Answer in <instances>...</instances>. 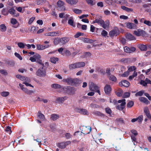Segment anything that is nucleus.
I'll use <instances>...</instances> for the list:
<instances>
[{
  "instance_id": "f257e3e1",
  "label": "nucleus",
  "mask_w": 151,
  "mask_h": 151,
  "mask_svg": "<svg viewBox=\"0 0 151 151\" xmlns=\"http://www.w3.org/2000/svg\"><path fill=\"white\" fill-rule=\"evenodd\" d=\"M41 65L42 66L37 71L36 75L39 77H43L45 76L46 75L47 68L44 64Z\"/></svg>"
},
{
  "instance_id": "f03ea898",
  "label": "nucleus",
  "mask_w": 151,
  "mask_h": 151,
  "mask_svg": "<svg viewBox=\"0 0 151 151\" xmlns=\"http://www.w3.org/2000/svg\"><path fill=\"white\" fill-rule=\"evenodd\" d=\"M133 33L138 37L141 36L144 37L147 35L146 32L145 31L140 29H138L137 30L134 31Z\"/></svg>"
},
{
  "instance_id": "7ed1b4c3",
  "label": "nucleus",
  "mask_w": 151,
  "mask_h": 151,
  "mask_svg": "<svg viewBox=\"0 0 151 151\" xmlns=\"http://www.w3.org/2000/svg\"><path fill=\"white\" fill-rule=\"evenodd\" d=\"M89 89L90 90L95 91L99 93V95H100V92L98 89V87L95 84L93 83H91L89 85Z\"/></svg>"
},
{
  "instance_id": "20e7f679",
  "label": "nucleus",
  "mask_w": 151,
  "mask_h": 151,
  "mask_svg": "<svg viewBox=\"0 0 151 151\" xmlns=\"http://www.w3.org/2000/svg\"><path fill=\"white\" fill-rule=\"evenodd\" d=\"M118 103H121V104L120 105H119L116 107V109L119 110H122L125 107V105L126 104L125 100L123 99L119 100L118 101Z\"/></svg>"
},
{
  "instance_id": "39448f33",
  "label": "nucleus",
  "mask_w": 151,
  "mask_h": 151,
  "mask_svg": "<svg viewBox=\"0 0 151 151\" xmlns=\"http://www.w3.org/2000/svg\"><path fill=\"white\" fill-rule=\"evenodd\" d=\"M19 85L21 89L25 93L29 95H30L34 93V91H33L29 90L27 88L24 87L23 85L21 83H19Z\"/></svg>"
},
{
  "instance_id": "423d86ee",
  "label": "nucleus",
  "mask_w": 151,
  "mask_h": 151,
  "mask_svg": "<svg viewBox=\"0 0 151 151\" xmlns=\"http://www.w3.org/2000/svg\"><path fill=\"white\" fill-rule=\"evenodd\" d=\"M126 27L129 29H135L137 28V25L132 22H126L125 23Z\"/></svg>"
},
{
  "instance_id": "0eeeda50",
  "label": "nucleus",
  "mask_w": 151,
  "mask_h": 151,
  "mask_svg": "<svg viewBox=\"0 0 151 151\" xmlns=\"http://www.w3.org/2000/svg\"><path fill=\"white\" fill-rule=\"evenodd\" d=\"M118 29L116 27L110 31L109 33L110 36L113 37L114 36H116L118 34Z\"/></svg>"
},
{
  "instance_id": "6e6552de",
  "label": "nucleus",
  "mask_w": 151,
  "mask_h": 151,
  "mask_svg": "<svg viewBox=\"0 0 151 151\" xmlns=\"http://www.w3.org/2000/svg\"><path fill=\"white\" fill-rule=\"evenodd\" d=\"M124 51L127 53H132L134 52L136 50V48L134 47H132L130 48L127 46L124 47Z\"/></svg>"
},
{
  "instance_id": "1a4fd4ad",
  "label": "nucleus",
  "mask_w": 151,
  "mask_h": 151,
  "mask_svg": "<svg viewBox=\"0 0 151 151\" xmlns=\"http://www.w3.org/2000/svg\"><path fill=\"white\" fill-rule=\"evenodd\" d=\"M70 141H68L65 142H62L59 143L58 144V146L59 148L61 149L64 148L66 146L70 144Z\"/></svg>"
},
{
  "instance_id": "9d476101",
  "label": "nucleus",
  "mask_w": 151,
  "mask_h": 151,
  "mask_svg": "<svg viewBox=\"0 0 151 151\" xmlns=\"http://www.w3.org/2000/svg\"><path fill=\"white\" fill-rule=\"evenodd\" d=\"M34 57L36 59V62L37 63L41 64H42L43 63H42V61L41 59V56L39 54H36L34 55Z\"/></svg>"
},
{
  "instance_id": "9b49d317",
  "label": "nucleus",
  "mask_w": 151,
  "mask_h": 151,
  "mask_svg": "<svg viewBox=\"0 0 151 151\" xmlns=\"http://www.w3.org/2000/svg\"><path fill=\"white\" fill-rule=\"evenodd\" d=\"M91 130V127L89 126L86 127H84L82 131L83 132V133L84 134H87L90 133ZM83 133L82 132H81Z\"/></svg>"
},
{
  "instance_id": "f8f14e48",
  "label": "nucleus",
  "mask_w": 151,
  "mask_h": 151,
  "mask_svg": "<svg viewBox=\"0 0 151 151\" xmlns=\"http://www.w3.org/2000/svg\"><path fill=\"white\" fill-rule=\"evenodd\" d=\"M119 84L121 86H123L125 87H127L129 86L130 83L127 81L125 80H123L121 82L119 83Z\"/></svg>"
},
{
  "instance_id": "ddd939ff",
  "label": "nucleus",
  "mask_w": 151,
  "mask_h": 151,
  "mask_svg": "<svg viewBox=\"0 0 151 151\" xmlns=\"http://www.w3.org/2000/svg\"><path fill=\"white\" fill-rule=\"evenodd\" d=\"M104 90L105 93L108 94H109L111 92V88L109 85H106L104 87Z\"/></svg>"
},
{
  "instance_id": "4468645a",
  "label": "nucleus",
  "mask_w": 151,
  "mask_h": 151,
  "mask_svg": "<svg viewBox=\"0 0 151 151\" xmlns=\"http://www.w3.org/2000/svg\"><path fill=\"white\" fill-rule=\"evenodd\" d=\"M144 111L147 118L151 119V115L150 113L148 107H145L144 109Z\"/></svg>"
},
{
  "instance_id": "2eb2a0df",
  "label": "nucleus",
  "mask_w": 151,
  "mask_h": 151,
  "mask_svg": "<svg viewBox=\"0 0 151 151\" xmlns=\"http://www.w3.org/2000/svg\"><path fill=\"white\" fill-rule=\"evenodd\" d=\"M95 19V20L93 22L94 23H97L101 25L104 23V21L100 18L96 17Z\"/></svg>"
},
{
  "instance_id": "dca6fc26",
  "label": "nucleus",
  "mask_w": 151,
  "mask_h": 151,
  "mask_svg": "<svg viewBox=\"0 0 151 151\" xmlns=\"http://www.w3.org/2000/svg\"><path fill=\"white\" fill-rule=\"evenodd\" d=\"M126 38L129 40H135L136 38L132 35L130 33H127L126 35Z\"/></svg>"
},
{
  "instance_id": "f3484780",
  "label": "nucleus",
  "mask_w": 151,
  "mask_h": 151,
  "mask_svg": "<svg viewBox=\"0 0 151 151\" xmlns=\"http://www.w3.org/2000/svg\"><path fill=\"white\" fill-rule=\"evenodd\" d=\"M64 3L61 0H59L57 2V5L58 7L60 8H62V10H65V8L64 6Z\"/></svg>"
},
{
  "instance_id": "a211bd4d",
  "label": "nucleus",
  "mask_w": 151,
  "mask_h": 151,
  "mask_svg": "<svg viewBox=\"0 0 151 151\" xmlns=\"http://www.w3.org/2000/svg\"><path fill=\"white\" fill-rule=\"evenodd\" d=\"M67 98L66 97L58 98L57 99L56 101L59 103H62L65 100H67Z\"/></svg>"
},
{
  "instance_id": "6ab92c4d",
  "label": "nucleus",
  "mask_w": 151,
  "mask_h": 151,
  "mask_svg": "<svg viewBox=\"0 0 151 151\" xmlns=\"http://www.w3.org/2000/svg\"><path fill=\"white\" fill-rule=\"evenodd\" d=\"M58 33L56 32H47L45 34V35L46 36H56Z\"/></svg>"
},
{
  "instance_id": "aec40b11",
  "label": "nucleus",
  "mask_w": 151,
  "mask_h": 151,
  "mask_svg": "<svg viewBox=\"0 0 151 151\" xmlns=\"http://www.w3.org/2000/svg\"><path fill=\"white\" fill-rule=\"evenodd\" d=\"M70 40L68 37H63L60 39V42L63 44H65L67 43Z\"/></svg>"
},
{
  "instance_id": "412c9836",
  "label": "nucleus",
  "mask_w": 151,
  "mask_h": 151,
  "mask_svg": "<svg viewBox=\"0 0 151 151\" xmlns=\"http://www.w3.org/2000/svg\"><path fill=\"white\" fill-rule=\"evenodd\" d=\"M68 23L69 25L73 27H76L75 24L74 23L73 18L72 17H70V18L68 19Z\"/></svg>"
},
{
  "instance_id": "4be33fe9",
  "label": "nucleus",
  "mask_w": 151,
  "mask_h": 151,
  "mask_svg": "<svg viewBox=\"0 0 151 151\" xmlns=\"http://www.w3.org/2000/svg\"><path fill=\"white\" fill-rule=\"evenodd\" d=\"M109 21H106V24H105L104 22L102 24L101 26L104 29H106L109 27Z\"/></svg>"
},
{
  "instance_id": "5701e85b",
  "label": "nucleus",
  "mask_w": 151,
  "mask_h": 151,
  "mask_svg": "<svg viewBox=\"0 0 151 151\" xmlns=\"http://www.w3.org/2000/svg\"><path fill=\"white\" fill-rule=\"evenodd\" d=\"M77 68L83 67L85 65V63L83 62H79L76 63Z\"/></svg>"
},
{
  "instance_id": "b1692460",
  "label": "nucleus",
  "mask_w": 151,
  "mask_h": 151,
  "mask_svg": "<svg viewBox=\"0 0 151 151\" xmlns=\"http://www.w3.org/2000/svg\"><path fill=\"white\" fill-rule=\"evenodd\" d=\"M72 82H73L76 85L81 83L82 82V81L81 80L78 78H75L72 80Z\"/></svg>"
},
{
  "instance_id": "393cba45",
  "label": "nucleus",
  "mask_w": 151,
  "mask_h": 151,
  "mask_svg": "<svg viewBox=\"0 0 151 151\" xmlns=\"http://www.w3.org/2000/svg\"><path fill=\"white\" fill-rule=\"evenodd\" d=\"M66 2L71 5L75 4L78 2V0H66Z\"/></svg>"
},
{
  "instance_id": "a878e982",
  "label": "nucleus",
  "mask_w": 151,
  "mask_h": 151,
  "mask_svg": "<svg viewBox=\"0 0 151 151\" xmlns=\"http://www.w3.org/2000/svg\"><path fill=\"white\" fill-rule=\"evenodd\" d=\"M6 30V27L4 24L0 25V30L2 32H4Z\"/></svg>"
},
{
  "instance_id": "bb28decb",
  "label": "nucleus",
  "mask_w": 151,
  "mask_h": 151,
  "mask_svg": "<svg viewBox=\"0 0 151 151\" xmlns=\"http://www.w3.org/2000/svg\"><path fill=\"white\" fill-rule=\"evenodd\" d=\"M121 8L123 10L126 11L127 12H132L133 11V9H132L128 8L125 6H121Z\"/></svg>"
},
{
  "instance_id": "cd10ccee",
  "label": "nucleus",
  "mask_w": 151,
  "mask_h": 151,
  "mask_svg": "<svg viewBox=\"0 0 151 151\" xmlns=\"http://www.w3.org/2000/svg\"><path fill=\"white\" fill-rule=\"evenodd\" d=\"M139 99L140 100V101L142 102H143L146 104H148V101L145 98L142 97H140L139 98Z\"/></svg>"
},
{
  "instance_id": "c85d7f7f",
  "label": "nucleus",
  "mask_w": 151,
  "mask_h": 151,
  "mask_svg": "<svg viewBox=\"0 0 151 151\" xmlns=\"http://www.w3.org/2000/svg\"><path fill=\"white\" fill-rule=\"evenodd\" d=\"M58 60V58L53 57L50 58V61L52 63H55Z\"/></svg>"
},
{
  "instance_id": "c756f323",
  "label": "nucleus",
  "mask_w": 151,
  "mask_h": 151,
  "mask_svg": "<svg viewBox=\"0 0 151 151\" xmlns=\"http://www.w3.org/2000/svg\"><path fill=\"white\" fill-rule=\"evenodd\" d=\"M37 116L40 119L42 120H44L45 118L44 115L40 112L38 113Z\"/></svg>"
},
{
  "instance_id": "7c9ffc66",
  "label": "nucleus",
  "mask_w": 151,
  "mask_h": 151,
  "mask_svg": "<svg viewBox=\"0 0 151 151\" xmlns=\"http://www.w3.org/2000/svg\"><path fill=\"white\" fill-rule=\"evenodd\" d=\"M69 15L67 14H65V13H60L59 14V17L60 18H63L65 17V18H67Z\"/></svg>"
},
{
  "instance_id": "2f4dec72",
  "label": "nucleus",
  "mask_w": 151,
  "mask_h": 151,
  "mask_svg": "<svg viewBox=\"0 0 151 151\" xmlns=\"http://www.w3.org/2000/svg\"><path fill=\"white\" fill-rule=\"evenodd\" d=\"M109 79L113 81H116V77L112 75H109L108 76Z\"/></svg>"
},
{
  "instance_id": "473e14b6",
  "label": "nucleus",
  "mask_w": 151,
  "mask_h": 151,
  "mask_svg": "<svg viewBox=\"0 0 151 151\" xmlns=\"http://www.w3.org/2000/svg\"><path fill=\"white\" fill-rule=\"evenodd\" d=\"M139 48L142 51L146 50H147V47L146 45H139Z\"/></svg>"
},
{
  "instance_id": "72a5a7b5",
  "label": "nucleus",
  "mask_w": 151,
  "mask_h": 151,
  "mask_svg": "<svg viewBox=\"0 0 151 151\" xmlns=\"http://www.w3.org/2000/svg\"><path fill=\"white\" fill-rule=\"evenodd\" d=\"M59 116L56 114H53L51 115V118L53 120H55L58 119Z\"/></svg>"
},
{
  "instance_id": "f704fd0d",
  "label": "nucleus",
  "mask_w": 151,
  "mask_h": 151,
  "mask_svg": "<svg viewBox=\"0 0 151 151\" xmlns=\"http://www.w3.org/2000/svg\"><path fill=\"white\" fill-rule=\"evenodd\" d=\"M52 88L54 89H58L60 88L61 87V86L57 84H53L51 85Z\"/></svg>"
},
{
  "instance_id": "c9c22d12",
  "label": "nucleus",
  "mask_w": 151,
  "mask_h": 151,
  "mask_svg": "<svg viewBox=\"0 0 151 151\" xmlns=\"http://www.w3.org/2000/svg\"><path fill=\"white\" fill-rule=\"evenodd\" d=\"M136 69V68L135 66H129L128 67V71L130 72L131 71L135 70Z\"/></svg>"
},
{
  "instance_id": "e433bc0d",
  "label": "nucleus",
  "mask_w": 151,
  "mask_h": 151,
  "mask_svg": "<svg viewBox=\"0 0 151 151\" xmlns=\"http://www.w3.org/2000/svg\"><path fill=\"white\" fill-rule=\"evenodd\" d=\"M69 68L70 69H73L76 68H77L76 63L70 64L69 66Z\"/></svg>"
},
{
  "instance_id": "4c0bfd02",
  "label": "nucleus",
  "mask_w": 151,
  "mask_h": 151,
  "mask_svg": "<svg viewBox=\"0 0 151 151\" xmlns=\"http://www.w3.org/2000/svg\"><path fill=\"white\" fill-rule=\"evenodd\" d=\"M83 41L85 42L92 43L94 42V41L93 40L88 39L85 38L83 40Z\"/></svg>"
},
{
  "instance_id": "58836bf2",
  "label": "nucleus",
  "mask_w": 151,
  "mask_h": 151,
  "mask_svg": "<svg viewBox=\"0 0 151 151\" xmlns=\"http://www.w3.org/2000/svg\"><path fill=\"white\" fill-rule=\"evenodd\" d=\"M1 94L2 96L5 97L8 96L9 93L8 91H3L1 93Z\"/></svg>"
},
{
  "instance_id": "ea45409f",
  "label": "nucleus",
  "mask_w": 151,
  "mask_h": 151,
  "mask_svg": "<svg viewBox=\"0 0 151 151\" xmlns=\"http://www.w3.org/2000/svg\"><path fill=\"white\" fill-rule=\"evenodd\" d=\"M17 45L20 48H24L25 46V44H24L22 42L18 43Z\"/></svg>"
},
{
  "instance_id": "a19ab883",
  "label": "nucleus",
  "mask_w": 151,
  "mask_h": 151,
  "mask_svg": "<svg viewBox=\"0 0 151 151\" xmlns=\"http://www.w3.org/2000/svg\"><path fill=\"white\" fill-rule=\"evenodd\" d=\"M73 10L74 13L77 14H81L82 12L81 10L77 9H73Z\"/></svg>"
},
{
  "instance_id": "79ce46f5",
  "label": "nucleus",
  "mask_w": 151,
  "mask_h": 151,
  "mask_svg": "<svg viewBox=\"0 0 151 151\" xmlns=\"http://www.w3.org/2000/svg\"><path fill=\"white\" fill-rule=\"evenodd\" d=\"M143 119V116L142 115L139 116L138 118H137V121L139 123H140L142 122Z\"/></svg>"
},
{
  "instance_id": "37998d69",
  "label": "nucleus",
  "mask_w": 151,
  "mask_h": 151,
  "mask_svg": "<svg viewBox=\"0 0 151 151\" xmlns=\"http://www.w3.org/2000/svg\"><path fill=\"white\" fill-rule=\"evenodd\" d=\"M144 91H139L137 93H136L135 94V96H142L143 94L144 93Z\"/></svg>"
},
{
  "instance_id": "c03bdc74",
  "label": "nucleus",
  "mask_w": 151,
  "mask_h": 151,
  "mask_svg": "<svg viewBox=\"0 0 151 151\" xmlns=\"http://www.w3.org/2000/svg\"><path fill=\"white\" fill-rule=\"evenodd\" d=\"M123 93V91L122 90H120L118 91L116 94L118 96H121L122 95Z\"/></svg>"
},
{
  "instance_id": "a18cd8bd",
  "label": "nucleus",
  "mask_w": 151,
  "mask_h": 151,
  "mask_svg": "<svg viewBox=\"0 0 151 151\" xmlns=\"http://www.w3.org/2000/svg\"><path fill=\"white\" fill-rule=\"evenodd\" d=\"M28 78L27 77L22 76L21 78L20 79V80H22V81H24V82H26V81H30L29 80H28Z\"/></svg>"
},
{
  "instance_id": "49530a36",
  "label": "nucleus",
  "mask_w": 151,
  "mask_h": 151,
  "mask_svg": "<svg viewBox=\"0 0 151 151\" xmlns=\"http://www.w3.org/2000/svg\"><path fill=\"white\" fill-rule=\"evenodd\" d=\"M14 55L15 56L18 58L20 60H22V58L20 55L17 52H15L14 53Z\"/></svg>"
},
{
  "instance_id": "de8ad7c7",
  "label": "nucleus",
  "mask_w": 151,
  "mask_h": 151,
  "mask_svg": "<svg viewBox=\"0 0 151 151\" xmlns=\"http://www.w3.org/2000/svg\"><path fill=\"white\" fill-rule=\"evenodd\" d=\"M139 83L140 84L145 86L147 85V83L145 80V81L143 80H141L139 82Z\"/></svg>"
},
{
  "instance_id": "09e8293b",
  "label": "nucleus",
  "mask_w": 151,
  "mask_h": 151,
  "mask_svg": "<svg viewBox=\"0 0 151 151\" xmlns=\"http://www.w3.org/2000/svg\"><path fill=\"white\" fill-rule=\"evenodd\" d=\"M80 113L84 115H87L88 113V112L87 111L86 109H82L81 110V112Z\"/></svg>"
},
{
  "instance_id": "8fccbe9b",
  "label": "nucleus",
  "mask_w": 151,
  "mask_h": 151,
  "mask_svg": "<svg viewBox=\"0 0 151 151\" xmlns=\"http://www.w3.org/2000/svg\"><path fill=\"white\" fill-rule=\"evenodd\" d=\"M37 49L39 50H43V45H37Z\"/></svg>"
},
{
  "instance_id": "3c124183",
  "label": "nucleus",
  "mask_w": 151,
  "mask_h": 151,
  "mask_svg": "<svg viewBox=\"0 0 151 151\" xmlns=\"http://www.w3.org/2000/svg\"><path fill=\"white\" fill-rule=\"evenodd\" d=\"M101 35L104 37H106L108 35V32L105 30H103L101 32Z\"/></svg>"
},
{
  "instance_id": "603ef678",
  "label": "nucleus",
  "mask_w": 151,
  "mask_h": 151,
  "mask_svg": "<svg viewBox=\"0 0 151 151\" xmlns=\"http://www.w3.org/2000/svg\"><path fill=\"white\" fill-rule=\"evenodd\" d=\"M130 95V93L129 92H125L123 95L124 98H127Z\"/></svg>"
},
{
  "instance_id": "864d4df0",
  "label": "nucleus",
  "mask_w": 151,
  "mask_h": 151,
  "mask_svg": "<svg viewBox=\"0 0 151 151\" xmlns=\"http://www.w3.org/2000/svg\"><path fill=\"white\" fill-rule=\"evenodd\" d=\"M134 105V102L132 101H129L127 104V107L129 108L132 107Z\"/></svg>"
},
{
  "instance_id": "5fc2aeb1",
  "label": "nucleus",
  "mask_w": 151,
  "mask_h": 151,
  "mask_svg": "<svg viewBox=\"0 0 151 151\" xmlns=\"http://www.w3.org/2000/svg\"><path fill=\"white\" fill-rule=\"evenodd\" d=\"M9 12L11 14L13 15L14 14L15 11L14 9L11 8L9 9Z\"/></svg>"
},
{
  "instance_id": "6e6d98bb",
  "label": "nucleus",
  "mask_w": 151,
  "mask_h": 151,
  "mask_svg": "<svg viewBox=\"0 0 151 151\" xmlns=\"http://www.w3.org/2000/svg\"><path fill=\"white\" fill-rule=\"evenodd\" d=\"M59 42H60V39L58 38L55 39L54 41V43L55 45L58 44Z\"/></svg>"
},
{
  "instance_id": "4d7b16f0",
  "label": "nucleus",
  "mask_w": 151,
  "mask_h": 151,
  "mask_svg": "<svg viewBox=\"0 0 151 151\" xmlns=\"http://www.w3.org/2000/svg\"><path fill=\"white\" fill-rule=\"evenodd\" d=\"M129 74L128 71H126L121 76L123 77H127L129 75Z\"/></svg>"
},
{
  "instance_id": "13d9d810",
  "label": "nucleus",
  "mask_w": 151,
  "mask_h": 151,
  "mask_svg": "<svg viewBox=\"0 0 151 151\" xmlns=\"http://www.w3.org/2000/svg\"><path fill=\"white\" fill-rule=\"evenodd\" d=\"M131 132L132 133L131 135H133L134 136H137V131L134 130H132L131 131Z\"/></svg>"
},
{
  "instance_id": "bf43d9fd",
  "label": "nucleus",
  "mask_w": 151,
  "mask_h": 151,
  "mask_svg": "<svg viewBox=\"0 0 151 151\" xmlns=\"http://www.w3.org/2000/svg\"><path fill=\"white\" fill-rule=\"evenodd\" d=\"M11 22L12 24H15L17 23V21L16 19L14 18H12L11 19Z\"/></svg>"
},
{
  "instance_id": "052dcab7",
  "label": "nucleus",
  "mask_w": 151,
  "mask_h": 151,
  "mask_svg": "<svg viewBox=\"0 0 151 151\" xmlns=\"http://www.w3.org/2000/svg\"><path fill=\"white\" fill-rule=\"evenodd\" d=\"M105 111L107 114H111V111L109 108H106L105 109Z\"/></svg>"
},
{
  "instance_id": "680f3d73",
  "label": "nucleus",
  "mask_w": 151,
  "mask_h": 151,
  "mask_svg": "<svg viewBox=\"0 0 151 151\" xmlns=\"http://www.w3.org/2000/svg\"><path fill=\"white\" fill-rule=\"evenodd\" d=\"M129 60V58H122L121 60V61L122 63H127Z\"/></svg>"
},
{
  "instance_id": "e2e57ef3",
  "label": "nucleus",
  "mask_w": 151,
  "mask_h": 151,
  "mask_svg": "<svg viewBox=\"0 0 151 151\" xmlns=\"http://www.w3.org/2000/svg\"><path fill=\"white\" fill-rule=\"evenodd\" d=\"M119 18L120 19L126 20V19H128V17L127 16L124 15H121V16H120Z\"/></svg>"
},
{
  "instance_id": "0e129e2a",
  "label": "nucleus",
  "mask_w": 151,
  "mask_h": 151,
  "mask_svg": "<svg viewBox=\"0 0 151 151\" xmlns=\"http://www.w3.org/2000/svg\"><path fill=\"white\" fill-rule=\"evenodd\" d=\"M144 24L147 25L148 26H151V22L148 20H146L144 22Z\"/></svg>"
},
{
  "instance_id": "69168bd1",
  "label": "nucleus",
  "mask_w": 151,
  "mask_h": 151,
  "mask_svg": "<svg viewBox=\"0 0 151 151\" xmlns=\"http://www.w3.org/2000/svg\"><path fill=\"white\" fill-rule=\"evenodd\" d=\"M5 131L6 132H9V133H10L11 132V127L9 126L7 127L5 129Z\"/></svg>"
},
{
  "instance_id": "338daca9",
  "label": "nucleus",
  "mask_w": 151,
  "mask_h": 151,
  "mask_svg": "<svg viewBox=\"0 0 151 151\" xmlns=\"http://www.w3.org/2000/svg\"><path fill=\"white\" fill-rule=\"evenodd\" d=\"M64 52V53H65V55H69L71 54L70 51L68 50H65Z\"/></svg>"
},
{
  "instance_id": "774afa93",
  "label": "nucleus",
  "mask_w": 151,
  "mask_h": 151,
  "mask_svg": "<svg viewBox=\"0 0 151 151\" xmlns=\"http://www.w3.org/2000/svg\"><path fill=\"white\" fill-rule=\"evenodd\" d=\"M16 9L19 12L21 13H23V12L22 11V9L21 7H16Z\"/></svg>"
}]
</instances>
